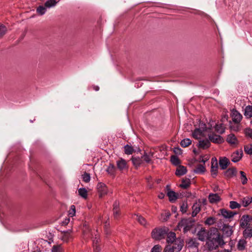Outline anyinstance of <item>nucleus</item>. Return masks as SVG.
Here are the masks:
<instances>
[{"label":"nucleus","mask_w":252,"mask_h":252,"mask_svg":"<svg viewBox=\"0 0 252 252\" xmlns=\"http://www.w3.org/2000/svg\"><path fill=\"white\" fill-rule=\"evenodd\" d=\"M70 218L69 217L66 218L62 221V225H63V226H65V225H67L69 223V222H70Z\"/></svg>","instance_id":"4d7b16f0"},{"label":"nucleus","mask_w":252,"mask_h":252,"mask_svg":"<svg viewBox=\"0 0 252 252\" xmlns=\"http://www.w3.org/2000/svg\"><path fill=\"white\" fill-rule=\"evenodd\" d=\"M230 127L231 129L234 131H238L239 129L238 124H236V126H231Z\"/></svg>","instance_id":"bf43d9fd"},{"label":"nucleus","mask_w":252,"mask_h":252,"mask_svg":"<svg viewBox=\"0 0 252 252\" xmlns=\"http://www.w3.org/2000/svg\"><path fill=\"white\" fill-rule=\"evenodd\" d=\"M173 245L172 246L176 252H180L184 246V240L181 238H177L176 240L174 241Z\"/></svg>","instance_id":"9d476101"},{"label":"nucleus","mask_w":252,"mask_h":252,"mask_svg":"<svg viewBox=\"0 0 252 252\" xmlns=\"http://www.w3.org/2000/svg\"><path fill=\"white\" fill-rule=\"evenodd\" d=\"M216 222V219L214 217H209L205 220L204 223L206 225H211Z\"/></svg>","instance_id":"4c0bfd02"},{"label":"nucleus","mask_w":252,"mask_h":252,"mask_svg":"<svg viewBox=\"0 0 252 252\" xmlns=\"http://www.w3.org/2000/svg\"><path fill=\"white\" fill-rule=\"evenodd\" d=\"M226 141L229 144L233 146L237 145L238 144V141L233 134H230L227 135Z\"/></svg>","instance_id":"a211bd4d"},{"label":"nucleus","mask_w":252,"mask_h":252,"mask_svg":"<svg viewBox=\"0 0 252 252\" xmlns=\"http://www.w3.org/2000/svg\"><path fill=\"white\" fill-rule=\"evenodd\" d=\"M210 230H207L205 228L202 227L197 232L198 239L201 241H204L206 239L208 240L209 237Z\"/></svg>","instance_id":"0eeeda50"},{"label":"nucleus","mask_w":252,"mask_h":252,"mask_svg":"<svg viewBox=\"0 0 252 252\" xmlns=\"http://www.w3.org/2000/svg\"><path fill=\"white\" fill-rule=\"evenodd\" d=\"M188 209V205L187 203H183L182 205L181 206L180 210L181 211L185 213L187 211Z\"/></svg>","instance_id":"864d4df0"},{"label":"nucleus","mask_w":252,"mask_h":252,"mask_svg":"<svg viewBox=\"0 0 252 252\" xmlns=\"http://www.w3.org/2000/svg\"><path fill=\"white\" fill-rule=\"evenodd\" d=\"M75 214V207L74 205H71L70 207V210L69 211V215L71 217H73Z\"/></svg>","instance_id":"5fc2aeb1"},{"label":"nucleus","mask_w":252,"mask_h":252,"mask_svg":"<svg viewBox=\"0 0 252 252\" xmlns=\"http://www.w3.org/2000/svg\"><path fill=\"white\" fill-rule=\"evenodd\" d=\"M78 194L84 199H86L88 197V191L87 189L84 188L78 189Z\"/></svg>","instance_id":"473e14b6"},{"label":"nucleus","mask_w":252,"mask_h":252,"mask_svg":"<svg viewBox=\"0 0 252 252\" xmlns=\"http://www.w3.org/2000/svg\"><path fill=\"white\" fill-rule=\"evenodd\" d=\"M231 116L232 121L236 124H239L242 119V115L236 110L232 111Z\"/></svg>","instance_id":"9b49d317"},{"label":"nucleus","mask_w":252,"mask_h":252,"mask_svg":"<svg viewBox=\"0 0 252 252\" xmlns=\"http://www.w3.org/2000/svg\"><path fill=\"white\" fill-rule=\"evenodd\" d=\"M201 203L200 201L194 203L192 207L191 216L192 217H195L199 213L201 210Z\"/></svg>","instance_id":"4468645a"},{"label":"nucleus","mask_w":252,"mask_h":252,"mask_svg":"<svg viewBox=\"0 0 252 252\" xmlns=\"http://www.w3.org/2000/svg\"><path fill=\"white\" fill-rule=\"evenodd\" d=\"M225 244L223 236L216 228H212L210 230L209 237L206 243V246L209 251H212L221 247Z\"/></svg>","instance_id":"f257e3e1"},{"label":"nucleus","mask_w":252,"mask_h":252,"mask_svg":"<svg viewBox=\"0 0 252 252\" xmlns=\"http://www.w3.org/2000/svg\"><path fill=\"white\" fill-rule=\"evenodd\" d=\"M203 131L200 128H196L192 132V136L193 138L199 139L203 136Z\"/></svg>","instance_id":"5701e85b"},{"label":"nucleus","mask_w":252,"mask_h":252,"mask_svg":"<svg viewBox=\"0 0 252 252\" xmlns=\"http://www.w3.org/2000/svg\"><path fill=\"white\" fill-rule=\"evenodd\" d=\"M125 152L127 155H131L134 152V149L132 147L126 145L124 147Z\"/></svg>","instance_id":"a19ab883"},{"label":"nucleus","mask_w":252,"mask_h":252,"mask_svg":"<svg viewBox=\"0 0 252 252\" xmlns=\"http://www.w3.org/2000/svg\"><path fill=\"white\" fill-rule=\"evenodd\" d=\"M187 172V170L186 167L180 165L177 168L175 174L178 176H181L186 174Z\"/></svg>","instance_id":"4be33fe9"},{"label":"nucleus","mask_w":252,"mask_h":252,"mask_svg":"<svg viewBox=\"0 0 252 252\" xmlns=\"http://www.w3.org/2000/svg\"><path fill=\"white\" fill-rule=\"evenodd\" d=\"M153 157V153L150 152L148 153H145L142 157V158L147 163H150L151 161L152 158Z\"/></svg>","instance_id":"bb28decb"},{"label":"nucleus","mask_w":252,"mask_h":252,"mask_svg":"<svg viewBox=\"0 0 252 252\" xmlns=\"http://www.w3.org/2000/svg\"><path fill=\"white\" fill-rule=\"evenodd\" d=\"M193 221L189 219H184L180 221L177 225L179 230L183 229L184 233L190 230L193 225Z\"/></svg>","instance_id":"7ed1b4c3"},{"label":"nucleus","mask_w":252,"mask_h":252,"mask_svg":"<svg viewBox=\"0 0 252 252\" xmlns=\"http://www.w3.org/2000/svg\"><path fill=\"white\" fill-rule=\"evenodd\" d=\"M165 215L166 216V218L164 219V220H166L167 219H168L170 216V213L169 212H167L165 213Z\"/></svg>","instance_id":"e2e57ef3"},{"label":"nucleus","mask_w":252,"mask_h":252,"mask_svg":"<svg viewBox=\"0 0 252 252\" xmlns=\"http://www.w3.org/2000/svg\"><path fill=\"white\" fill-rule=\"evenodd\" d=\"M168 231L167 227L155 228L152 232V237L155 240H161L165 237Z\"/></svg>","instance_id":"20e7f679"},{"label":"nucleus","mask_w":252,"mask_h":252,"mask_svg":"<svg viewBox=\"0 0 252 252\" xmlns=\"http://www.w3.org/2000/svg\"><path fill=\"white\" fill-rule=\"evenodd\" d=\"M158 197L160 199H162L164 197V194L163 193H160L158 194Z\"/></svg>","instance_id":"0e129e2a"},{"label":"nucleus","mask_w":252,"mask_h":252,"mask_svg":"<svg viewBox=\"0 0 252 252\" xmlns=\"http://www.w3.org/2000/svg\"><path fill=\"white\" fill-rule=\"evenodd\" d=\"M243 154V151L241 149L233 152L231 155L232 161L234 162L239 161L242 158Z\"/></svg>","instance_id":"ddd939ff"},{"label":"nucleus","mask_w":252,"mask_h":252,"mask_svg":"<svg viewBox=\"0 0 252 252\" xmlns=\"http://www.w3.org/2000/svg\"><path fill=\"white\" fill-rule=\"evenodd\" d=\"M174 251H175L174 249L170 245H168L165 247L163 252H174Z\"/></svg>","instance_id":"603ef678"},{"label":"nucleus","mask_w":252,"mask_h":252,"mask_svg":"<svg viewBox=\"0 0 252 252\" xmlns=\"http://www.w3.org/2000/svg\"><path fill=\"white\" fill-rule=\"evenodd\" d=\"M218 127H219V125H216L215 128H216V131L217 132H219L220 133H223L224 132V129L223 127H222L220 129H219Z\"/></svg>","instance_id":"13d9d810"},{"label":"nucleus","mask_w":252,"mask_h":252,"mask_svg":"<svg viewBox=\"0 0 252 252\" xmlns=\"http://www.w3.org/2000/svg\"><path fill=\"white\" fill-rule=\"evenodd\" d=\"M208 199L211 203H217L221 198L218 193H210L208 196Z\"/></svg>","instance_id":"f3484780"},{"label":"nucleus","mask_w":252,"mask_h":252,"mask_svg":"<svg viewBox=\"0 0 252 252\" xmlns=\"http://www.w3.org/2000/svg\"><path fill=\"white\" fill-rule=\"evenodd\" d=\"M191 143V140L189 138H186L181 141L180 144L183 147H187Z\"/></svg>","instance_id":"e433bc0d"},{"label":"nucleus","mask_w":252,"mask_h":252,"mask_svg":"<svg viewBox=\"0 0 252 252\" xmlns=\"http://www.w3.org/2000/svg\"><path fill=\"white\" fill-rule=\"evenodd\" d=\"M218 165L216 158H212L211 160V175L213 178H215L218 174Z\"/></svg>","instance_id":"1a4fd4ad"},{"label":"nucleus","mask_w":252,"mask_h":252,"mask_svg":"<svg viewBox=\"0 0 252 252\" xmlns=\"http://www.w3.org/2000/svg\"><path fill=\"white\" fill-rule=\"evenodd\" d=\"M171 162L175 165H177L180 163L179 158L176 156H172L171 157Z\"/></svg>","instance_id":"49530a36"},{"label":"nucleus","mask_w":252,"mask_h":252,"mask_svg":"<svg viewBox=\"0 0 252 252\" xmlns=\"http://www.w3.org/2000/svg\"><path fill=\"white\" fill-rule=\"evenodd\" d=\"M119 203L117 201H115L113 204V210L119 209Z\"/></svg>","instance_id":"680f3d73"},{"label":"nucleus","mask_w":252,"mask_h":252,"mask_svg":"<svg viewBox=\"0 0 252 252\" xmlns=\"http://www.w3.org/2000/svg\"><path fill=\"white\" fill-rule=\"evenodd\" d=\"M190 185V181L189 179H183L182 180V183L180 185V187L184 189H186L189 188Z\"/></svg>","instance_id":"cd10ccee"},{"label":"nucleus","mask_w":252,"mask_h":252,"mask_svg":"<svg viewBox=\"0 0 252 252\" xmlns=\"http://www.w3.org/2000/svg\"><path fill=\"white\" fill-rule=\"evenodd\" d=\"M218 189H219V187H218V186H216V187L214 188V189H213V190H214V191H217Z\"/></svg>","instance_id":"338daca9"},{"label":"nucleus","mask_w":252,"mask_h":252,"mask_svg":"<svg viewBox=\"0 0 252 252\" xmlns=\"http://www.w3.org/2000/svg\"><path fill=\"white\" fill-rule=\"evenodd\" d=\"M188 244L189 247L194 248H197L199 245V243L195 238L190 239L188 242Z\"/></svg>","instance_id":"72a5a7b5"},{"label":"nucleus","mask_w":252,"mask_h":252,"mask_svg":"<svg viewBox=\"0 0 252 252\" xmlns=\"http://www.w3.org/2000/svg\"><path fill=\"white\" fill-rule=\"evenodd\" d=\"M63 248L61 245H54L52 248V252H63Z\"/></svg>","instance_id":"ea45409f"},{"label":"nucleus","mask_w":252,"mask_h":252,"mask_svg":"<svg viewBox=\"0 0 252 252\" xmlns=\"http://www.w3.org/2000/svg\"><path fill=\"white\" fill-rule=\"evenodd\" d=\"M243 237L245 238H250L252 237V226L249 225L247 227L245 228L243 232Z\"/></svg>","instance_id":"6ab92c4d"},{"label":"nucleus","mask_w":252,"mask_h":252,"mask_svg":"<svg viewBox=\"0 0 252 252\" xmlns=\"http://www.w3.org/2000/svg\"><path fill=\"white\" fill-rule=\"evenodd\" d=\"M240 173L241 175L240 179H241V180L242 182V184L243 185H245L246 184H247V181H248L247 178L246 177V175L245 173L242 171H241L240 172Z\"/></svg>","instance_id":"79ce46f5"},{"label":"nucleus","mask_w":252,"mask_h":252,"mask_svg":"<svg viewBox=\"0 0 252 252\" xmlns=\"http://www.w3.org/2000/svg\"><path fill=\"white\" fill-rule=\"evenodd\" d=\"M167 196L169 197V201L171 202L174 201L177 199L176 193L172 190L168 191Z\"/></svg>","instance_id":"c756f323"},{"label":"nucleus","mask_w":252,"mask_h":252,"mask_svg":"<svg viewBox=\"0 0 252 252\" xmlns=\"http://www.w3.org/2000/svg\"><path fill=\"white\" fill-rule=\"evenodd\" d=\"M241 206V205L236 201H231L230 202L229 207L232 209L240 208Z\"/></svg>","instance_id":"a18cd8bd"},{"label":"nucleus","mask_w":252,"mask_h":252,"mask_svg":"<svg viewBox=\"0 0 252 252\" xmlns=\"http://www.w3.org/2000/svg\"><path fill=\"white\" fill-rule=\"evenodd\" d=\"M136 220L141 225L146 226L147 224V221L144 218L141 216H137Z\"/></svg>","instance_id":"c03bdc74"},{"label":"nucleus","mask_w":252,"mask_h":252,"mask_svg":"<svg viewBox=\"0 0 252 252\" xmlns=\"http://www.w3.org/2000/svg\"><path fill=\"white\" fill-rule=\"evenodd\" d=\"M205 171V167L202 164H198L194 169V172L196 173H202Z\"/></svg>","instance_id":"58836bf2"},{"label":"nucleus","mask_w":252,"mask_h":252,"mask_svg":"<svg viewBox=\"0 0 252 252\" xmlns=\"http://www.w3.org/2000/svg\"><path fill=\"white\" fill-rule=\"evenodd\" d=\"M46 8L43 6H39L36 9L37 12L40 15H42L46 12Z\"/></svg>","instance_id":"37998d69"},{"label":"nucleus","mask_w":252,"mask_h":252,"mask_svg":"<svg viewBox=\"0 0 252 252\" xmlns=\"http://www.w3.org/2000/svg\"><path fill=\"white\" fill-rule=\"evenodd\" d=\"M113 214L115 218H117L119 215V209L113 210Z\"/></svg>","instance_id":"052dcab7"},{"label":"nucleus","mask_w":252,"mask_h":252,"mask_svg":"<svg viewBox=\"0 0 252 252\" xmlns=\"http://www.w3.org/2000/svg\"><path fill=\"white\" fill-rule=\"evenodd\" d=\"M244 115L247 118H251L252 117V106L248 105L246 107Z\"/></svg>","instance_id":"2f4dec72"},{"label":"nucleus","mask_w":252,"mask_h":252,"mask_svg":"<svg viewBox=\"0 0 252 252\" xmlns=\"http://www.w3.org/2000/svg\"><path fill=\"white\" fill-rule=\"evenodd\" d=\"M7 28L3 25H0V38L2 37L6 32Z\"/></svg>","instance_id":"de8ad7c7"},{"label":"nucleus","mask_w":252,"mask_h":252,"mask_svg":"<svg viewBox=\"0 0 252 252\" xmlns=\"http://www.w3.org/2000/svg\"><path fill=\"white\" fill-rule=\"evenodd\" d=\"M94 89L96 91H98L99 90V87L98 86H94Z\"/></svg>","instance_id":"774afa93"},{"label":"nucleus","mask_w":252,"mask_h":252,"mask_svg":"<svg viewBox=\"0 0 252 252\" xmlns=\"http://www.w3.org/2000/svg\"><path fill=\"white\" fill-rule=\"evenodd\" d=\"M247 242L245 239L239 240L237 245V249L239 251H244L246 247Z\"/></svg>","instance_id":"412c9836"},{"label":"nucleus","mask_w":252,"mask_h":252,"mask_svg":"<svg viewBox=\"0 0 252 252\" xmlns=\"http://www.w3.org/2000/svg\"><path fill=\"white\" fill-rule=\"evenodd\" d=\"M210 146V142L209 140H200L198 143V147L203 149L209 148Z\"/></svg>","instance_id":"a878e982"},{"label":"nucleus","mask_w":252,"mask_h":252,"mask_svg":"<svg viewBox=\"0 0 252 252\" xmlns=\"http://www.w3.org/2000/svg\"><path fill=\"white\" fill-rule=\"evenodd\" d=\"M82 176L83 181L84 182H85V183H88L90 182V178H91L90 174L85 172L82 175Z\"/></svg>","instance_id":"09e8293b"},{"label":"nucleus","mask_w":252,"mask_h":252,"mask_svg":"<svg viewBox=\"0 0 252 252\" xmlns=\"http://www.w3.org/2000/svg\"><path fill=\"white\" fill-rule=\"evenodd\" d=\"M167 235V239L166 241L168 244L169 243H173L176 239L177 238H176V234L175 233L173 232H170L169 233L167 232L166 234Z\"/></svg>","instance_id":"393cba45"},{"label":"nucleus","mask_w":252,"mask_h":252,"mask_svg":"<svg viewBox=\"0 0 252 252\" xmlns=\"http://www.w3.org/2000/svg\"><path fill=\"white\" fill-rule=\"evenodd\" d=\"M226 233H227V234L228 235H231V234H232V231H231V229H229V231H227V232H226Z\"/></svg>","instance_id":"69168bd1"},{"label":"nucleus","mask_w":252,"mask_h":252,"mask_svg":"<svg viewBox=\"0 0 252 252\" xmlns=\"http://www.w3.org/2000/svg\"><path fill=\"white\" fill-rule=\"evenodd\" d=\"M132 161L134 165L136 167L139 166L142 162V158L139 157H133Z\"/></svg>","instance_id":"f704fd0d"},{"label":"nucleus","mask_w":252,"mask_h":252,"mask_svg":"<svg viewBox=\"0 0 252 252\" xmlns=\"http://www.w3.org/2000/svg\"><path fill=\"white\" fill-rule=\"evenodd\" d=\"M82 231L84 238L87 239L91 237L93 239V245L94 251L99 252L100 251V248L99 245V238L97 231L95 230L92 231L89 225L86 223L83 226Z\"/></svg>","instance_id":"f03ea898"},{"label":"nucleus","mask_w":252,"mask_h":252,"mask_svg":"<svg viewBox=\"0 0 252 252\" xmlns=\"http://www.w3.org/2000/svg\"><path fill=\"white\" fill-rule=\"evenodd\" d=\"M252 202V197L246 196L242 200V204L244 207H247Z\"/></svg>","instance_id":"c85d7f7f"},{"label":"nucleus","mask_w":252,"mask_h":252,"mask_svg":"<svg viewBox=\"0 0 252 252\" xmlns=\"http://www.w3.org/2000/svg\"><path fill=\"white\" fill-rule=\"evenodd\" d=\"M251 220L252 218L249 215H243L240 221V226L243 228L247 227L249 225H250L249 222Z\"/></svg>","instance_id":"6e6552de"},{"label":"nucleus","mask_w":252,"mask_h":252,"mask_svg":"<svg viewBox=\"0 0 252 252\" xmlns=\"http://www.w3.org/2000/svg\"><path fill=\"white\" fill-rule=\"evenodd\" d=\"M161 247L158 245H155L151 250V252H161Z\"/></svg>","instance_id":"3c124183"},{"label":"nucleus","mask_w":252,"mask_h":252,"mask_svg":"<svg viewBox=\"0 0 252 252\" xmlns=\"http://www.w3.org/2000/svg\"><path fill=\"white\" fill-rule=\"evenodd\" d=\"M237 170L235 168H228L225 172V176L227 178H232L236 175Z\"/></svg>","instance_id":"b1692460"},{"label":"nucleus","mask_w":252,"mask_h":252,"mask_svg":"<svg viewBox=\"0 0 252 252\" xmlns=\"http://www.w3.org/2000/svg\"><path fill=\"white\" fill-rule=\"evenodd\" d=\"M97 190L99 198H102L107 195L108 192L107 186L102 183H98L97 184Z\"/></svg>","instance_id":"39448f33"},{"label":"nucleus","mask_w":252,"mask_h":252,"mask_svg":"<svg viewBox=\"0 0 252 252\" xmlns=\"http://www.w3.org/2000/svg\"><path fill=\"white\" fill-rule=\"evenodd\" d=\"M60 239L64 242L67 243L69 241L72 240V231L71 230L62 231L61 233Z\"/></svg>","instance_id":"423d86ee"},{"label":"nucleus","mask_w":252,"mask_h":252,"mask_svg":"<svg viewBox=\"0 0 252 252\" xmlns=\"http://www.w3.org/2000/svg\"><path fill=\"white\" fill-rule=\"evenodd\" d=\"M229 163V160L226 157L220 158L219 159V164L221 169H226Z\"/></svg>","instance_id":"2eb2a0df"},{"label":"nucleus","mask_w":252,"mask_h":252,"mask_svg":"<svg viewBox=\"0 0 252 252\" xmlns=\"http://www.w3.org/2000/svg\"><path fill=\"white\" fill-rule=\"evenodd\" d=\"M245 134L247 136H248L252 138V129L251 128H247L245 130Z\"/></svg>","instance_id":"6e6d98bb"},{"label":"nucleus","mask_w":252,"mask_h":252,"mask_svg":"<svg viewBox=\"0 0 252 252\" xmlns=\"http://www.w3.org/2000/svg\"><path fill=\"white\" fill-rule=\"evenodd\" d=\"M244 151L249 155L252 154V145H246L244 147Z\"/></svg>","instance_id":"8fccbe9b"},{"label":"nucleus","mask_w":252,"mask_h":252,"mask_svg":"<svg viewBox=\"0 0 252 252\" xmlns=\"http://www.w3.org/2000/svg\"><path fill=\"white\" fill-rule=\"evenodd\" d=\"M59 1V0L56 1L55 0H49L46 1L45 6L46 7L50 8L55 6Z\"/></svg>","instance_id":"c9c22d12"},{"label":"nucleus","mask_w":252,"mask_h":252,"mask_svg":"<svg viewBox=\"0 0 252 252\" xmlns=\"http://www.w3.org/2000/svg\"><path fill=\"white\" fill-rule=\"evenodd\" d=\"M116 163L117 168L121 171L126 169L128 167L126 160L123 158L118 160Z\"/></svg>","instance_id":"dca6fc26"},{"label":"nucleus","mask_w":252,"mask_h":252,"mask_svg":"<svg viewBox=\"0 0 252 252\" xmlns=\"http://www.w3.org/2000/svg\"><path fill=\"white\" fill-rule=\"evenodd\" d=\"M106 171L107 173L111 176H114L116 172V168L114 164H109Z\"/></svg>","instance_id":"7c9ffc66"},{"label":"nucleus","mask_w":252,"mask_h":252,"mask_svg":"<svg viewBox=\"0 0 252 252\" xmlns=\"http://www.w3.org/2000/svg\"><path fill=\"white\" fill-rule=\"evenodd\" d=\"M219 215H222L224 218L230 219L233 218L234 215L237 214L236 212H234L225 209H221L220 210Z\"/></svg>","instance_id":"f8f14e48"},{"label":"nucleus","mask_w":252,"mask_h":252,"mask_svg":"<svg viewBox=\"0 0 252 252\" xmlns=\"http://www.w3.org/2000/svg\"><path fill=\"white\" fill-rule=\"evenodd\" d=\"M209 141L215 143H220L222 142L221 137L217 134H211L209 135Z\"/></svg>","instance_id":"aec40b11"}]
</instances>
